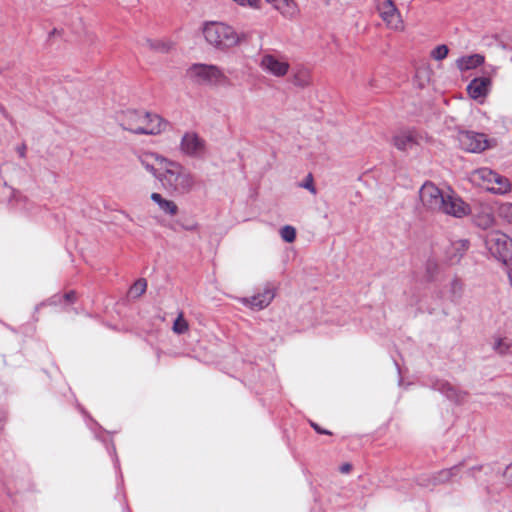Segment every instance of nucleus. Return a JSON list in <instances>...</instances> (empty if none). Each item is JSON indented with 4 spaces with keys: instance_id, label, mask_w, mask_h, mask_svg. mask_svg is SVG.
<instances>
[{
    "instance_id": "obj_34",
    "label": "nucleus",
    "mask_w": 512,
    "mask_h": 512,
    "mask_svg": "<svg viewBox=\"0 0 512 512\" xmlns=\"http://www.w3.org/2000/svg\"><path fill=\"white\" fill-rule=\"evenodd\" d=\"M62 299L67 303H74L76 300V293L74 291H69L62 296Z\"/></svg>"
},
{
    "instance_id": "obj_23",
    "label": "nucleus",
    "mask_w": 512,
    "mask_h": 512,
    "mask_svg": "<svg viewBox=\"0 0 512 512\" xmlns=\"http://www.w3.org/2000/svg\"><path fill=\"white\" fill-rule=\"evenodd\" d=\"M312 83L311 71L308 68L300 67L293 75V84L295 86L305 88L310 86Z\"/></svg>"
},
{
    "instance_id": "obj_20",
    "label": "nucleus",
    "mask_w": 512,
    "mask_h": 512,
    "mask_svg": "<svg viewBox=\"0 0 512 512\" xmlns=\"http://www.w3.org/2000/svg\"><path fill=\"white\" fill-rule=\"evenodd\" d=\"M267 3L272 4V6L285 18L293 19L298 13V5L294 0H265Z\"/></svg>"
},
{
    "instance_id": "obj_3",
    "label": "nucleus",
    "mask_w": 512,
    "mask_h": 512,
    "mask_svg": "<svg viewBox=\"0 0 512 512\" xmlns=\"http://www.w3.org/2000/svg\"><path fill=\"white\" fill-rule=\"evenodd\" d=\"M203 34L209 44L220 49L233 47L239 42L235 30L231 26L220 22L207 23L204 26Z\"/></svg>"
},
{
    "instance_id": "obj_25",
    "label": "nucleus",
    "mask_w": 512,
    "mask_h": 512,
    "mask_svg": "<svg viewBox=\"0 0 512 512\" xmlns=\"http://www.w3.org/2000/svg\"><path fill=\"white\" fill-rule=\"evenodd\" d=\"M463 292V284L458 278H454L450 283L449 293L451 301H457L461 298Z\"/></svg>"
},
{
    "instance_id": "obj_9",
    "label": "nucleus",
    "mask_w": 512,
    "mask_h": 512,
    "mask_svg": "<svg viewBox=\"0 0 512 512\" xmlns=\"http://www.w3.org/2000/svg\"><path fill=\"white\" fill-rule=\"evenodd\" d=\"M460 146L468 152L480 153L489 147L485 134L473 131H463L458 136Z\"/></svg>"
},
{
    "instance_id": "obj_1",
    "label": "nucleus",
    "mask_w": 512,
    "mask_h": 512,
    "mask_svg": "<svg viewBox=\"0 0 512 512\" xmlns=\"http://www.w3.org/2000/svg\"><path fill=\"white\" fill-rule=\"evenodd\" d=\"M118 121L124 130L145 135L160 134L169 124L158 114L140 110L123 111L119 114Z\"/></svg>"
},
{
    "instance_id": "obj_13",
    "label": "nucleus",
    "mask_w": 512,
    "mask_h": 512,
    "mask_svg": "<svg viewBox=\"0 0 512 512\" xmlns=\"http://www.w3.org/2000/svg\"><path fill=\"white\" fill-rule=\"evenodd\" d=\"M206 143L195 132H187L180 142V150L190 157H201L205 153Z\"/></svg>"
},
{
    "instance_id": "obj_31",
    "label": "nucleus",
    "mask_w": 512,
    "mask_h": 512,
    "mask_svg": "<svg viewBox=\"0 0 512 512\" xmlns=\"http://www.w3.org/2000/svg\"><path fill=\"white\" fill-rule=\"evenodd\" d=\"M500 214L509 222L512 223V203L503 204L500 208Z\"/></svg>"
},
{
    "instance_id": "obj_30",
    "label": "nucleus",
    "mask_w": 512,
    "mask_h": 512,
    "mask_svg": "<svg viewBox=\"0 0 512 512\" xmlns=\"http://www.w3.org/2000/svg\"><path fill=\"white\" fill-rule=\"evenodd\" d=\"M300 187L305 188L309 190L311 193L316 194V188L314 186L313 182V176L311 173H309L304 181L300 184Z\"/></svg>"
},
{
    "instance_id": "obj_27",
    "label": "nucleus",
    "mask_w": 512,
    "mask_h": 512,
    "mask_svg": "<svg viewBox=\"0 0 512 512\" xmlns=\"http://www.w3.org/2000/svg\"><path fill=\"white\" fill-rule=\"evenodd\" d=\"M189 326L187 321L184 319L183 313H179L178 317L174 321L173 331L177 334H183L188 330Z\"/></svg>"
},
{
    "instance_id": "obj_38",
    "label": "nucleus",
    "mask_w": 512,
    "mask_h": 512,
    "mask_svg": "<svg viewBox=\"0 0 512 512\" xmlns=\"http://www.w3.org/2000/svg\"><path fill=\"white\" fill-rule=\"evenodd\" d=\"M480 469H481V466H474L468 470V473L473 476L475 471H479Z\"/></svg>"
},
{
    "instance_id": "obj_10",
    "label": "nucleus",
    "mask_w": 512,
    "mask_h": 512,
    "mask_svg": "<svg viewBox=\"0 0 512 512\" xmlns=\"http://www.w3.org/2000/svg\"><path fill=\"white\" fill-rule=\"evenodd\" d=\"M377 10L388 28L394 30L403 29V21L400 12L392 0L379 1V3H377Z\"/></svg>"
},
{
    "instance_id": "obj_33",
    "label": "nucleus",
    "mask_w": 512,
    "mask_h": 512,
    "mask_svg": "<svg viewBox=\"0 0 512 512\" xmlns=\"http://www.w3.org/2000/svg\"><path fill=\"white\" fill-rule=\"evenodd\" d=\"M494 349L500 354H505L509 349V345L505 344L502 339H498L494 344Z\"/></svg>"
},
{
    "instance_id": "obj_2",
    "label": "nucleus",
    "mask_w": 512,
    "mask_h": 512,
    "mask_svg": "<svg viewBox=\"0 0 512 512\" xmlns=\"http://www.w3.org/2000/svg\"><path fill=\"white\" fill-rule=\"evenodd\" d=\"M162 161L164 166L162 172L157 176L162 185L168 191L176 194L189 193L195 185L193 174L178 162L169 159Z\"/></svg>"
},
{
    "instance_id": "obj_26",
    "label": "nucleus",
    "mask_w": 512,
    "mask_h": 512,
    "mask_svg": "<svg viewBox=\"0 0 512 512\" xmlns=\"http://www.w3.org/2000/svg\"><path fill=\"white\" fill-rule=\"evenodd\" d=\"M147 288V282L145 279L141 278L138 279L130 288V294L133 297H140Z\"/></svg>"
},
{
    "instance_id": "obj_29",
    "label": "nucleus",
    "mask_w": 512,
    "mask_h": 512,
    "mask_svg": "<svg viewBox=\"0 0 512 512\" xmlns=\"http://www.w3.org/2000/svg\"><path fill=\"white\" fill-rule=\"evenodd\" d=\"M449 49L446 45H438L431 51V57L437 61L443 60L447 57Z\"/></svg>"
},
{
    "instance_id": "obj_36",
    "label": "nucleus",
    "mask_w": 512,
    "mask_h": 512,
    "mask_svg": "<svg viewBox=\"0 0 512 512\" xmlns=\"http://www.w3.org/2000/svg\"><path fill=\"white\" fill-rule=\"evenodd\" d=\"M352 469V465L350 463H344L340 466L339 470L341 473H349Z\"/></svg>"
},
{
    "instance_id": "obj_6",
    "label": "nucleus",
    "mask_w": 512,
    "mask_h": 512,
    "mask_svg": "<svg viewBox=\"0 0 512 512\" xmlns=\"http://www.w3.org/2000/svg\"><path fill=\"white\" fill-rule=\"evenodd\" d=\"M475 175L483 182L492 184L491 186H487V190L494 194H506L511 190V184L508 178L489 168H479L475 171Z\"/></svg>"
},
{
    "instance_id": "obj_37",
    "label": "nucleus",
    "mask_w": 512,
    "mask_h": 512,
    "mask_svg": "<svg viewBox=\"0 0 512 512\" xmlns=\"http://www.w3.org/2000/svg\"><path fill=\"white\" fill-rule=\"evenodd\" d=\"M17 151L20 155V157L24 158L25 155H26V145H21L20 147L17 148Z\"/></svg>"
},
{
    "instance_id": "obj_18",
    "label": "nucleus",
    "mask_w": 512,
    "mask_h": 512,
    "mask_svg": "<svg viewBox=\"0 0 512 512\" xmlns=\"http://www.w3.org/2000/svg\"><path fill=\"white\" fill-rule=\"evenodd\" d=\"M393 145L400 151L413 149L418 145V138L414 131H402L392 138Z\"/></svg>"
},
{
    "instance_id": "obj_19",
    "label": "nucleus",
    "mask_w": 512,
    "mask_h": 512,
    "mask_svg": "<svg viewBox=\"0 0 512 512\" xmlns=\"http://www.w3.org/2000/svg\"><path fill=\"white\" fill-rule=\"evenodd\" d=\"M491 80L488 77L473 79L467 86V91L471 98L478 99L485 97L489 92Z\"/></svg>"
},
{
    "instance_id": "obj_24",
    "label": "nucleus",
    "mask_w": 512,
    "mask_h": 512,
    "mask_svg": "<svg viewBox=\"0 0 512 512\" xmlns=\"http://www.w3.org/2000/svg\"><path fill=\"white\" fill-rule=\"evenodd\" d=\"M484 62V57L479 54H474L466 57H461L457 60V66L460 70H470L478 67Z\"/></svg>"
},
{
    "instance_id": "obj_32",
    "label": "nucleus",
    "mask_w": 512,
    "mask_h": 512,
    "mask_svg": "<svg viewBox=\"0 0 512 512\" xmlns=\"http://www.w3.org/2000/svg\"><path fill=\"white\" fill-rule=\"evenodd\" d=\"M233 1L241 6H249L251 8H255V9L260 8V6H259L260 0H233Z\"/></svg>"
},
{
    "instance_id": "obj_17",
    "label": "nucleus",
    "mask_w": 512,
    "mask_h": 512,
    "mask_svg": "<svg viewBox=\"0 0 512 512\" xmlns=\"http://www.w3.org/2000/svg\"><path fill=\"white\" fill-rule=\"evenodd\" d=\"M137 159L140 164L155 178H157L160 173L155 168V164H158L160 166V170H162L164 166V162L162 160H167V158L151 152L140 153L137 155Z\"/></svg>"
},
{
    "instance_id": "obj_11",
    "label": "nucleus",
    "mask_w": 512,
    "mask_h": 512,
    "mask_svg": "<svg viewBox=\"0 0 512 512\" xmlns=\"http://www.w3.org/2000/svg\"><path fill=\"white\" fill-rule=\"evenodd\" d=\"M260 68L275 77H284L290 68V64L284 57H276L273 54H263L259 62Z\"/></svg>"
},
{
    "instance_id": "obj_4",
    "label": "nucleus",
    "mask_w": 512,
    "mask_h": 512,
    "mask_svg": "<svg viewBox=\"0 0 512 512\" xmlns=\"http://www.w3.org/2000/svg\"><path fill=\"white\" fill-rule=\"evenodd\" d=\"M485 244L491 255L505 265L512 262V239L501 231L490 232Z\"/></svg>"
},
{
    "instance_id": "obj_7",
    "label": "nucleus",
    "mask_w": 512,
    "mask_h": 512,
    "mask_svg": "<svg viewBox=\"0 0 512 512\" xmlns=\"http://www.w3.org/2000/svg\"><path fill=\"white\" fill-rule=\"evenodd\" d=\"M423 206L431 211L440 212L443 208L446 195L432 182H425L419 191Z\"/></svg>"
},
{
    "instance_id": "obj_12",
    "label": "nucleus",
    "mask_w": 512,
    "mask_h": 512,
    "mask_svg": "<svg viewBox=\"0 0 512 512\" xmlns=\"http://www.w3.org/2000/svg\"><path fill=\"white\" fill-rule=\"evenodd\" d=\"M189 74L198 82L217 83L224 77L222 71L215 65L194 64L189 69Z\"/></svg>"
},
{
    "instance_id": "obj_21",
    "label": "nucleus",
    "mask_w": 512,
    "mask_h": 512,
    "mask_svg": "<svg viewBox=\"0 0 512 512\" xmlns=\"http://www.w3.org/2000/svg\"><path fill=\"white\" fill-rule=\"evenodd\" d=\"M151 200L158 205L159 209L166 215L175 216L178 213L177 204L164 198L161 194L153 192L150 196Z\"/></svg>"
},
{
    "instance_id": "obj_8",
    "label": "nucleus",
    "mask_w": 512,
    "mask_h": 512,
    "mask_svg": "<svg viewBox=\"0 0 512 512\" xmlns=\"http://www.w3.org/2000/svg\"><path fill=\"white\" fill-rule=\"evenodd\" d=\"M277 287L272 282L265 283L262 292H259L251 297H243L240 299V302L249 307L252 310L260 311L273 301L276 295Z\"/></svg>"
},
{
    "instance_id": "obj_35",
    "label": "nucleus",
    "mask_w": 512,
    "mask_h": 512,
    "mask_svg": "<svg viewBox=\"0 0 512 512\" xmlns=\"http://www.w3.org/2000/svg\"><path fill=\"white\" fill-rule=\"evenodd\" d=\"M313 429L319 434L331 435L332 433L328 430L322 429L318 424L311 422Z\"/></svg>"
},
{
    "instance_id": "obj_5",
    "label": "nucleus",
    "mask_w": 512,
    "mask_h": 512,
    "mask_svg": "<svg viewBox=\"0 0 512 512\" xmlns=\"http://www.w3.org/2000/svg\"><path fill=\"white\" fill-rule=\"evenodd\" d=\"M464 462H460L450 468L441 469L436 472L422 474L417 478L419 486L434 489L436 486L449 484L454 478L458 477Z\"/></svg>"
},
{
    "instance_id": "obj_22",
    "label": "nucleus",
    "mask_w": 512,
    "mask_h": 512,
    "mask_svg": "<svg viewBox=\"0 0 512 512\" xmlns=\"http://www.w3.org/2000/svg\"><path fill=\"white\" fill-rule=\"evenodd\" d=\"M469 248L468 240H459L452 244L451 250L448 251V258L451 264L458 263L463 257L464 253Z\"/></svg>"
},
{
    "instance_id": "obj_15",
    "label": "nucleus",
    "mask_w": 512,
    "mask_h": 512,
    "mask_svg": "<svg viewBox=\"0 0 512 512\" xmlns=\"http://www.w3.org/2000/svg\"><path fill=\"white\" fill-rule=\"evenodd\" d=\"M431 388L446 396L455 403H461L465 400L467 393L459 390L448 381L443 379H435L431 382Z\"/></svg>"
},
{
    "instance_id": "obj_28",
    "label": "nucleus",
    "mask_w": 512,
    "mask_h": 512,
    "mask_svg": "<svg viewBox=\"0 0 512 512\" xmlns=\"http://www.w3.org/2000/svg\"><path fill=\"white\" fill-rule=\"evenodd\" d=\"M280 236L285 242L292 243L296 238V229L293 226L286 225L281 228Z\"/></svg>"
},
{
    "instance_id": "obj_14",
    "label": "nucleus",
    "mask_w": 512,
    "mask_h": 512,
    "mask_svg": "<svg viewBox=\"0 0 512 512\" xmlns=\"http://www.w3.org/2000/svg\"><path fill=\"white\" fill-rule=\"evenodd\" d=\"M440 212L456 218H462L470 214L471 207L459 197L446 195L443 208H441Z\"/></svg>"
},
{
    "instance_id": "obj_16",
    "label": "nucleus",
    "mask_w": 512,
    "mask_h": 512,
    "mask_svg": "<svg viewBox=\"0 0 512 512\" xmlns=\"http://www.w3.org/2000/svg\"><path fill=\"white\" fill-rule=\"evenodd\" d=\"M470 214L473 217L474 223L482 229H487L494 223L492 209L487 204H478L474 206L471 208Z\"/></svg>"
}]
</instances>
